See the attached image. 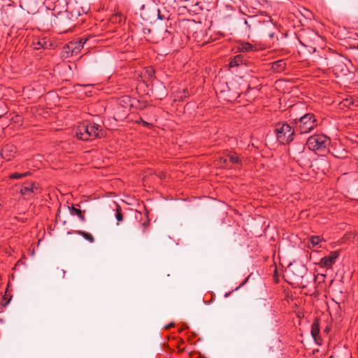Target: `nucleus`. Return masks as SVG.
Listing matches in <instances>:
<instances>
[{
	"mask_svg": "<svg viewBox=\"0 0 358 358\" xmlns=\"http://www.w3.org/2000/svg\"><path fill=\"white\" fill-rule=\"evenodd\" d=\"M277 140L282 144L289 143L293 140L294 131L286 123H279L275 127Z\"/></svg>",
	"mask_w": 358,
	"mask_h": 358,
	"instance_id": "obj_5",
	"label": "nucleus"
},
{
	"mask_svg": "<svg viewBox=\"0 0 358 358\" xmlns=\"http://www.w3.org/2000/svg\"><path fill=\"white\" fill-rule=\"evenodd\" d=\"M87 39L80 38L78 41L70 42L67 48L71 50L72 55H77L81 51Z\"/></svg>",
	"mask_w": 358,
	"mask_h": 358,
	"instance_id": "obj_9",
	"label": "nucleus"
},
{
	"mask_svg": "<svg viewBox=\"0 0 358 358\" xmlns=\"http://www.w3.org/2000/svg\"><path fill=\"white\" fill-rule=\"evenodd\" d=\"M326 244L327 241L322 236H315V252H319L320 248L327 250Z\"/></svg>",
	"mask_w": 358,
	"mask_h": 358,
	"instance_id": "obj_11",
	"label": "nucleus"
},
{
	"mask_svg": "<svg viewBox=\"0 0 358 358\" xmlns=\"http://www.w3.org/2000/svg\"><path fill=\"white\" fill-rule=\"evenodd\" d=\"M61 271H62V278H64V275H65V271L62 270Z\"/></svg>",
	"mask_w": 358,
	"mask_h": 358,
	"instance_id": "obj_33",
	"label": "nucleus"
},
{
	"mask_svg": "<svg viewBox=\"0 0 358 358\" xmlns=\"http://www.w3.org/2000/svg\"><path fill=\"white\" fill-rule=\"evenodd\" d=\"M319 332H320L319 322H318L317 320L315 319V343L318 345H320L321 339H320V337L318 336Z\"/></svg>",
	"mask_w": 358,
	"mask_h": 358,
	"instance_id": "obj_20",
	"label": "nucleus"
},
{
	"mask_svg": "<svg viewBox=\"0 0 358 358\" xmlns=\"http://www.w3.org/2000/svg\"><path fill=\"white\" fill-rule=\"evenodd\" d=\"M115 217H116L117 222H121L123 220V215H122V213L120 208H118L116 210Z\"/></svg>",
	"mask_w": 358,
	"mask_h": 358,
	"instance_id": "obj_25",
	"label": "nucleus"
},
{
	"mask_svg": "<svg viewBox=\"0 0 358 358\" xmlns=\"http://www.w3.org/2000/svg\"><path fill=\"white\" fill-rule=\"evenodd\" d=\"M138 122L141 123L143 125H144L145 127H150L151 125L150 123L144 121L142 119H141L139 121H138Z\"/></svg>",
	"mask_w": 358,
	"mask_h": 358,
	"instance_id": "obj_28",
	"label": "nucleus"
},
{
	"mask_svg": "<svg viewBox=\"0 0 358 358\" xmlns=\"http://www.w3.org/2000/svg\"><path fill=\"white\" fill-rule=\"evenodd\" d=\"M331 139L327 135L315 133V155L324 157L329 152Z\"/></svg>",
	"mask_w": 358,
	"mask_h": 358,
	"instance_id": "obj_4",
	"label": "nucleus"
},
{
	"mask_svg": "<svg viewBox=\"0 0 358 358\" xmlns=\"http://www.w3.org/2000/svg\"><path fill=\"white\" fill-rule=\"evenodd\" d=\"M309 242H310L312 245H313V236H310V237L309 238Z\"/></svg>",
	"mask_w": 358,
	"mask_h": 358,
	"instance_id": "obj_31",
	"label": "nucleus"
},
{
	"mask_svg": "<svg viewBox=\"0 0 358 358\" xmlns=\"http://www.w3.org/2000/svg\"><path fill=\"white\" fill-rule=\"evenodd\" d=\"M31 174L29 171L24 172L23 173H13L11 175H10V179H21L24 177L28 176Z\"/></svg>",
	"mask_w": 358,
	"mask_h": 358,
	"instance_id": "obj_23",
	"label": "nucleus"
},
{
	"mask_svg": "<svg viewBox=\"0 0 358 358\" xmlns=\"http://www.w3.org/2000/svg\"><path fill=\"white\" fill-rule=\"evenodd\" d=\"M286 66V62L284 59H279L272 63L271 69L275 72L282 71Z\"/></svg>",
	"mask_w": 358,
	"mask_h": 358,
	"instance_id": "obj_13",
	"label": "nucleus"
},
{
	"mask_svg": "<svg viewBox=\"0 0 358 358\" xmlns=\"http://www.w3.org/2000/svg\"><path fill=\"white\" fill-rule=\"evenodd\" d=\"M10 298H11V297H9V298H8V296H7V294H6L4 295V296L3 297L2 300H1V304H2L3 306H6V305H8V303L10 302Z\"/></svg>",
	"mask_w": 358,
	"mask_h": 358,
	"instance_id": "obj_27",
	"label": "nucleus"
},
{
	"mask_svg": "<svg viewBox=\"0 0 358 358\" xmlns=\"http://www.w3.org/2000/svg\"><path fill=\"white\" fill-rule=\"evenodd\" d=\"M238 50L241 52H250L255 49L254 45L248 42H243L238 45Z\"/></svg>",
	"mask_w": 358,
	"mask_h": 358,
	"instance_id": "obj_16",
	"label": "nucleus"
},
{
	"mask_svg": "<svg viewBox=\"0 0 358 358\" xmlns=\"http://www.w3.org/2000/svg\"><path fill=\"white\" fill-rule=\"evenodd\" d=\"M310 334L313 336V323L310 325Z\"/></svg>",
	"mask_w": 358,
	"mask_h": 358,
	"instance_id": "obj_30",
	"label": "nucleus"
},
{
	"mask_svg": "<svg viewBox=\"0 0 358 358\" xmlns=\"http://www.w3.org/2000/svg\"><path fill=\"white\" fill-rule=\"evenodd\" d=\"M313 115L307 113L301 117L296 124L300 130L301 134H307L313 129Z\"/></svg>",
	"mask_w": 358,
	"mask_h": 358,
	"instance_id": "obj_6",
	"label": "nucleus"
},
{
	"mask_svg": "<svg viewBox=\"0 0 358 358\" xmlns=\"http://www.w3.org/2000/svg\"><path fill=\"white\" fill-rule=\"evenodd\" d=\"M15 152L16 148L13 145H6L1 150V155L3 159L10 160L14 157Z\"/></svg>",
	"mask_w": 358,
	"mask_h": 358,
	"instance_id": "obj_10",
	"label": "nucleus"
},
{
	"mask_svg": "<svg viewBox=\"0 0 358 358\" xmlns=\"http://www.w3.org/2000/svg\"><path fill=\"white\" fill-rule=\"evenodd\" d=\"M317 166V170L322 171L323 174H325V171L328 170L329 167V162L326 159H321L320 161L317 162L315 165Z\"/></svg>",
	"mask_w": 358,
	"mask_h": 358,
	"instance_id": "obj_14",
	"label": "nucleus"
},
{
	"mask_svg": "<svg viewBox=\"0 0 358 358\" xmlns=\"http://www.w3.org/2000/svg\"><path fill=\"white\" fill-rule=\"evenodd\" d=\"M306 146L308 148V149L310 150H313V136H310V137H308V140H307V143H306Z\"/></svg>",
	"mask_w": 358,
	"mask_h": 358,
	"instance_id": "obj_26",
	"label": "nucleus"
},
{
	"mask_svg": "<svg viewBox=\"0 0 358 358\" xmlns=\"http://www.w3.org/2000/svg\"><path fill=\"white\" fill-rule=\"evenodd\" d=\"M49 41L47 40L46 38H43L37 42V43L35 45L34 48L39 50L41 48H48V43Z\"/></svg>",
	"mask_w": 358,
	"mask_h": 358,
	"instance_id": "obj_21",
	"label": "nucleus"
},
{
	"mask_svg": "<svg viewBox=\"0 0 358 358\" xmlns=\"http://www.w3.org/2000/svg\"><path fill=\"white\" fill-rule=\"evenodd\" d=\"M174 326V323L173 322H171V324H169V325H166L165 327L166 329H169L170 327H173Z\"/></svg>",
	"mask_w": 358,
	"mask_h": 358,
	"instance_id": "obj_29",
	"label": "nucleus"
},
{
	"mask_svg": "<svg viewBox=\"0 0 358 358\" xmlns=\"http://www.w3.org/2000/svg\"><path fill=\"white\" fill-rule=\"evenodd\" d=\"M101 131L102 129L100 125L86 121L78 125L75 134L80 140L88 141L101 137Z\"/></svg>",
	"mask_w": 358,
	"mask_h": 358,
	"instance_id": "obj_3",
	"label": "nucleus"
},
{
	"mask_svg": "<svg viewBox=\"0 0 358 358\" xmlns=\"http://www.w3.org/2000/svg\"><path fill=\"white\" fill-rule=\"evenodd\" d=\"M315 45H317V48L321 49L322 52L329 50V48H326V42L324 38L317 33L315 32Z\"/></svg>",
	"mask_w": 358,
	"mask_h": 358,
	"instance_id": "obj_12",
	"label": "nucleus"
},
{
	"mask_svg": "<svg viewBox=\"0 0 358 358\" xmlns=\"http://www.w3.org/2000/svg\"><path fill=\"white\" fill-rule=\"evenodd\" d=\"M316 294H317V291L315 290V292H314L315 297L316 296Z\"/></svg>",
	"mask_w": 358,
	"mask_h": 358,
	"instance_id": "obj_36",
	"label": "nucleus"
},
{
	"mask_svg": "<svg viewBox=\"0 0 358 358\" xmlns=\"http://www.w3.org/2000/svg\"><path fill=\"white\" fill-rule=\"evenodd\" d=\"M136 6L138 8L141 17L145 20H152L156 16L159 20H168L170 16L168 12L162 13L153 0H136Z\"/></svg>",
	"mask_w": 358,
	"mask_h": 358,
	"instance_id": "obj_2",
	"label": "nucleus"
},
{
	"mask_svg": "<svg viewBox=\"0 0 358 358\" xmlns=\"http://www.w3.org/2000/svg\"><path fill=\"white\" fill-rule=\"evenodd\" d=\"M229 294H230V292L227 293V294H225L224 296H225V297H227V296H229Z\"/></svg>",
	"mask_w": 358,
	"mask_h": 358,
	"instance_id": "obj_34",
	"label": "nucleus"
},
{
	"mask_svg": "<svg viewBox=\"0 0 358 358\" xmlns=\"http://www.w3.org/2000/svg\"><path fill=\"white\" fill-rule=\"evenodd\" d=\"M269 36H270V37H273V34H269Z\"/></svg>",
	"mask_w": 358,
	"mask_h": 358,
	"instance_id": "obj_35",
	"label": "nucleus"
},
{
	"mask_svg": "<svg viewBox=\"0 0 358 358\" xmlns=\"http://www.w3.org/2000/svg\"><path fill=\"white\" fill-rule=\"evenodd\" d=\"M316 280H317V278H316V276L315 275V278H314L315 282L316 281Z\"/></svg>",
	"mask_w": 358,
	"mask_h": 358,
	"instance_id": "obj_37",
	"label": "nucleus"
},
{
	"mask_svg": "<svg viewBox=\"0 0 358 358\" xmlns=\"http://www.w3.org/2000/svg\"><path fill=\"white\" fill-rule=\"evenodd\" d=\"M341 104H343V106L351 108L352 106H357L358 104L355 103V99L352 96H349L346 99H344Z\"/></svg>",
	"mask_w": 358,
	"mask_h": 358,
	"instance_id": "obj_18",
	"label": "nucleus"
},
{
	"mask_svg": "<svg viewBox=\"0 0 358 358\" xmlns=\"http://www.w3.org/2000/svg\"><path fill=\"white\" fill-rule=\"evenodd\" d=\"M76 233L80 236H82L85 240L90 243H93L94 241V238L93 236L87 232H85L84 231H77Z\"/></svg>",
	"mask_w": 358,
	"mask_h": 358,
	"instance_id": "obj_22",
	"label": "nucleus"
},
{
	"mask_svg": "<svg viewBox=\"0 0 358 358\" xmlns=\"http://www.w3.org/2000/svg\"><path fill=\"white\" fill-rule=\"evenodd\" d=\"M357 48H358V45H357Z\"/></svg>",
	"mask_w": 358,
	"mask_h": 358,
	"instance_id": "obj_38",
	"label": "nucleus"
},
{
	"mask_svg": "<svg viewBox=\"0 0 358 358\" xmlns=\"http://www.w3.org/2000/svg\"><path fill=\"white\" fill-rule=\"evenodd\" d=\"M229 160L233 164H238L240 159L236 154H231L228 155Z\"/></svg>",
	"mask_w": 358,
	"mask_h": 358,
	"instance_id": "obj_24",
	"label": "nucleus"
},
{
	"mask_svg": "<svg viewBox=\"0 0 358 358\" xmlns=\"http://www.w3.org/2000/svg\"><path fill=\"white\" fill-rule=\"evenodd\" d=\"M39 192L40 189L38 185L34 182L24 183L20 189L22 196L27 200L32 199Z\"/></svg>",
	"mask_w": 358,
	"mask_h": 358,
	"instance_id": "obj_7",
	"label": "nucleus"
},
{
	"mask_svg": "<svg viewBox=\"0 0 358 358\" xmlns=\"http://www.w3.org/2000/svg\"><path fill=\"white\" fill-rule=\"evenodd\" d=\"M293 268H294V266H293V265H290V266H289V271H293Z\"/></svg>",
	"mask_w": 358,
	"mask_h": 358,
	"instance_id": "obj_32",
	"label": "nucleus"
},
{
	"mask_svg": "<svg viewBox=\"0 0 358 358\" xmlns=\"http://www.w3.org/2000/svg\"><path fill=\"white\" fill-rule=\"evenodd\" d=\"M243 57L241 55L235 56L229 63L230 67L238 66L243 63Z\"/></svg>",
	"mask_w": 358,
	"mask_h": 358,
	"instance_id": "obj_19",
	"label": "nucleus"
},
{
	"mask_svg": "<svg viewBox=\"0 0 358 358\" xmlns=\"http://www.w3.org/2000/svg\"><path fill=\"white\" fill-rule=\"evenodd\" d=\"M339 255L338 251H332L329 255L321 259L320 264L322 267L331 268Z\"/></svg>",
	"mask_w": 358,
	"mask_h": 358,
	"instance_id": "obj_8",
	"label": "nucleus"
},
{
	"mask_svg": "<svg viewBox=\"0 0 358 358\" xmlns=\"http://www.w3.org/2000/svg\"><path fill=\"white\" fill-rule=\"evenodd\" d=\"M69 210L71 215H77L82 222H84L85 220L84 214L80 209L76 208L74 206H71V208H69Z\"/></svg>",
	"mask_w": 358,
	"mask_h": 358,
	"instance_id": "obj_17",
	"label": "nucleus"
},
{
	"mask_svg": "<svg viewBox=\"0 0 358 358\" xmlns=\"http://www.w3.org/2000/svg\"><path fill=\"white\" fill-rule=\"evenodd\" d=\"M331 68H333V71L335 72V74H337L338 71H340L343 75H346L348 71L343 63L336 64L334 66H331Z\"/></svg>",
	"mask_w": 358,
	"mask_h": 358,
	"instance_id": "obj_15",
	"label": "nucleus"
},
{
	"mask_svg": "<svg viewBox=\"0 0 358 358\" xmlns=\"http://www.w3.org/2000/svg\"><path fill=\"white\" fill-rule=\"evenodd\" d=\"M315 86L317 83L323 85L327 84L329 82L328 71L331 68L329 57L332 53L327 50L325 52H320L315 47Z\"/></svg>",
	"mask_w": 358,
	"mask_h": 358,
	"instance_id": "obj_1",
	"label": "nucleus"
}]
</instances>
